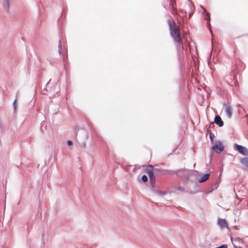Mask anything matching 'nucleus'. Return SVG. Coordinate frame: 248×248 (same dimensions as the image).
<instances>
[{"mask_svg":"<svg viewBox=\"0 0 248 248\" xmlns=\"http://www.w3.org/2000/svg\"><path fill=\"white\" fill-rule=\"evenodd\" d=\"M169 32L170 36L174 41L178 44L177 46L178 57L180 62V70L182 75V79L180 81V90L182 93L185 94V67L184 61V47L182 44V39L180 34V28L177 25L174 21L170 18L168 20Z\"/></svg>","mask_w":248,"mask_h":248,"instance_id":"1","label":"nucleus"},{"mask_svg":"<svg viewBox=\"0 0 248 248\" xmlns=\"http://www.w3.org/2000/svg\"><path fill=\"white\" fill-rule=\"evenodd\" d=\"M211 150L217 154H220L224 150V145L221 140L216 141L211 148Z\"/></svg>","mask_w":248,"mask_h":248,"instance_id":"2","label":"nucleus"},{"mask_svg":"<svg viewBox=\"0 0 248 248\" xmlns=\"http://www.w3.org/2000/svg\"><path fill=\"white\" fill-rule=\"evenodd\" d=\"M234 149L243 155L248 156V149L245 146L235 143Z\"/></svg>","mask_w":248,"mask_h":248,"instance_id":"3","label":"nucleus"},{"mask_svg":"<svg viewBox=\"0 0 248 248\" xmlns=\"http://www.w3.org/2000/svg\"><path fill=\"white\" fill-rule=\"evenodd\" d=\"M147 172L150 177V179H155L154 174L156 175H161V173L159 172V170L156 168L152 169V166H149V168L147 169Z\"/></svg>","mask_w":248,"mask_h":248,"instance_id":"4","label":"nucleus"},{"mask_svg":"<svg viewBox=\"0 0 248 248\" xmlns=\"http://www.w3.org/2000/svg\"><path fill=\"white\" fill-rule=\"evenodd\" d=\"M223 105L225 106V111L227 116L229 118H231L232 115V108L231 105L229 104L224 102Z\"/></svg>","mask_w":248,"mask_h":248,"instance_id":"5","label":"nucleus"},{"mask_svg":"<svg viewBox=\"0 0 248 248\" xmlns=\"http://www.w3.org/2000/svg\"><path fill=\"white\" fill-rule=\"evenodd\" d=\"M188 2H187V5H188L189 8V11L188 12V14L189 16V17H190L192 16L193 14L195 11V7L193 3H192L190 0H187Z\"/></svg>","mask_w":248,"mask_h":248,"instance_id":"6","label":"nucleus"},{"mask_svg":"<svg viewBox=\"0 0 248 248\" xmlns=\"http://www.w3.org/2000/svg\"><path fill=\"white\" fill-rule=\"evenodd\" d=\"M218 225L222 229L228 228V223L225 219L219 218L217 220Z\"/></svg>","mask_w":248,"mask_h":248,"instance_id":"7","label":"nucleus"},{"mask_svg":"<svg viewBox=\"0 0 248 248\" xmlns=\"http://www.w3.org/2000/svg\"><path fill=\"white\" fill-rule=\"evenodd\" d=\"M215 123L219 127H222L224 125V122L221 118L218 115H216L214 119Z\"/></svg>","mask_w":248,"mask_h":248,"instance_id":"8","label":"nucleus"},{"mask_svg":"<svg viewBox=\"0 0 248 248\" xmlns=\"http://www.w3.org/2000/svg\"><path fill=\"white\" fill-rule=\"evenodd\" d=\"M210 176V173H206L203 174L201 178L198 180V182L200 183H202L206 181L207 179H209Z\"/></svg>","mask_w":248,"mask_h":248,"instance_id":"9","label":"nucleus"},{"mask_svg":"<svg viewBox=\"0 0 248 248\" xmlns=\"http://www.w3.org/2000/svg\"><path fill=\"white\" fill-rule=\"evenodd\" d=\"M201 7L202 8V9L203 10L202 12V14L204 15V19L206 20L207 21L210 20V14L209 12H207L205 9L202 6H201Z\"/></svg>","mask_w":248,"mask_h":248,"instance_id":"10","label":"nucleus"},{"mask_svg":"<svg viewBox=\"0 0 248 248\" xmlns=\"http://www.w3.org/2000/svg\"><path fill=\"white\" fill-rule=\"evenodd\" d=\"M175 173L181 177L185 176L186 170L185 169L178 170L176 171Z\"/></svg>","mask_w":248,"mask_h":248,"instance_id":"11","label":"nucleus"},{"mask_svg":"<svg viewBox=\"0 0 248 248\" xmlns=\"http://www.w3.org/2000/svg\"><path fill=\"white\" fill-rule=\"evenodd\" d=\"M219 182V181H217L216 182V183L212 185V186H211V190H209L207 191L206 192V194H208V193L212 192L213 190L217 189Z\"/></svg>","mask_w":248,"mask_h":248,"instance_id":"12","label":"nucleus"},{"mask_svg":"<svg viewBox=\"0 0 248 248\" xmlns=\"http://www.w3.org/2000/svg\"><path fill=\"white\" fill-rule=\"evenodd\" d=\"M207 28L208 29V30H209L210 31V32L211 34V36L213 38V31L211 29V23H210V20H208V21H207ZM212 48H213V40H212Z\"/></svg>","mask_w":248,"mask_h":248,"instance_id":"13","label":"nucleus"},{"mask_svg":"<svg viewBox=\"0 0 248 248\" xmlns=\"http://www.w3.org/2000/svg\"><path fill=\"white\" fill-rule=\"evenodd\" d=\"M240 163L245 167L248 168V157L241 158L240 159Z\"/></svg>","mask_w":248,"mask_h":248,"instance_id":"14","label":"nucleus"},{"mask_svg":"<svg viewBox=\"0 0 248 248\" xmlns=\"http://www.w3.org/2000/svg\"><path fill=\"white\" fill-rule=\"evenodd\" d=\"M233 242L235 243V244H238V245H240L241 244H243L244 241L243 239L239 237H236L233 239Z\"/></svg>","mask_w":248,"mask_h":248,"instance_id":"15","label":"nucleus"},{"mask_svg":"<svg viewBox=\"0 0 248 248\" xmlns=\"http://www.w3.org/2000/svg\"><path fill=\"white\" fill-rule=\"evenodd\" d=\"M9 0H4L3 5L4 9L8 11L9 9Z\"/></svg>","mask_w":248,"mask_h":248,"instance_id":"16","label":"nucleus"},{"mask_svg":"<svg viewBox=\"0 0 248 248\" xmlns=\"http://www.w3.org/2000/svg\"><path fill=\"white\" fill-rule=\"evenodd\" d=\"M191 62H193V64L194 65L195 68L196 69L198 67L197 58L195 56L193 57V56L192 55H191Z\"/></svg>","mask_w":248,"mask_h":248,"instance_id":"17","label":"nucleus"},{"mask_svg":"<svg viewBox=\"0 0 248 248\" xmlns=\"http://www.w3.org/2000/svg\"><path fill=\"white\" fill-rule=\"evenodd\" d=\"M175 1L174 0H170V5L172 9V12H175L174 4Z\"/></svg>","mask_w":248,"mask_h":248,"instance_id":"18","label":"nucleus"},{"mask_svg":"<svg viewBox=\"0 0 248 248\" xmlns=\"http://www.w3.org/2000/svg\"><path fill=\"white\" fill-rule=\"evenodd\" d=\"M209 138L210 139L211 142L212 143H213L214 140L215 138V135L213 132H212L210 131H209Z\"/></svg>","mask_w":248,"mask_h":248,"instance_id":"19","label":"nucleus"},{"mask_svg":"<svg viewBox=\"0 0 248 248\" xmlns=\"http://www.w3.org/2000/svg\"><path fill=\"white\" fill-rule=\"evenodd\" d=\"M58 52L60 54H61L62 53V43L61 41L59 40V45H58Z\"/></svg>","mask_w":248,"mask_h":248,"instance_id":"20","label":"nucleus"},{"mask_svg":"<svg viewBox=\"0 0 248 248\" xmlns=\"http://www.w3.org/2000/svg\"><path fill=\"white\" fill-rule=\"evenodd\" d=\"M141 179L143 182H146L148 181V177L147 176L144 174L141 176Z\"/></svg>","mask_w":248,"mask_h":248,"instance_id":"21","label":"nucleus"},{"mask_svg":"<svg viewBox=\"0 0 248 248\" xmlns=\"http://www.w3.org/2000/svg\"><path fill=\"white\" fill-rule=\"evenodd\" d=\"M13 108H14V112L15 113L16 111V99H15L13 102Z\"/></svg>","mask_w":248,"mask_h":248,"instance_id":"22","label":"nucleus"},{"mask_svg":"<svg viewBox=\"0 0 248 248\" xmlns=\"http://www.w3.org/2000/svg\"><path fill=\"white\" fill-rule=\"evenodd\" d=\"M231 241L232 243V244L233 245V247L234 248H241V246L240 245H239V246H237L236 244H235L234 242H233V238H231Z\"/></svg>","mask_w":248,"mask_h":248,"instance_id":"23","label":"nucleus"},{"mask_svg":"<svg viewBox=\"0 0 248 248\" xmlns=\"http://www.w3.org/2000/svg\"><path fill=\"white\" fill-rule=\"evenodd\" d=\"M150 183H151V185L152 186V187H154L155 185V179H150Z\"/></svg>","mask_w":248,"mask_h":248,"instance_id":"24","label":"nucleus"},{"mask_svg":"<svg viewBox=\"0 0 248 248\" xmlns=\"http://www.w3.org/2000/svg\"><path fill=\"white\" fill-rule=\"evenodd\" d=\"M67 145L69 146H70L71 145H72L73 144V142L72 140H68L67 142Z\"/></svg>","mask_w":248,"mask_h":248,"instance_id":"25","label":"nucleus"},{"mask_svg":"<svg viewBox=\"0 0 248 248\" xmlns=\"http://www.w3.org/2000/svg\"><path fill=\"white\" fill-rule=\"evenodd\" d=\"M157 193L158 194H159L160 195H164L165 194V192H164V191H158L157 192Z\"/></svg>","mask_w":248,"mask_h":248,"instance_id":"26","label":"nucleus"},{"mask_svg":"<svg viewBox=\"0 0 248 248\" xmlns=\"http://www.w3.org/2000/svg\"><path fill=\"white\" fill-rule=\"evenodd\" d=\"M78 129L77 127H76L75 129V137L77 136V133H78Z\"/></svg>","mask_w":248,"mask_h":248,"instance_id":"27","label":"nucleus"},{"mask_svg":"<svg viewBox=\"0 0 248 248\" xmlns=\"http://www.w3.org/2000/svg\"><path fill=\"white\" fill-rule=\"evenodd\" d=\"M178 190L182 191L184 190V188L183 187L180 186V187H178Z\"/></svg>","mask_w":248,"mask_h":248,"instance_id":"28","label":"nucleus"},{"mask_svg":"<svg viewBox=\"0 0 248 248\" xmlns=\"http://www.w3.org/2000/svg\"><path fill=\"white\" fill-rule=\"evenodd\" d=\"M186 46H187V51L188 50V47H189V45L188 44V43L187 42V45H186ZM188 58V53H187V58ZM188 64V61L187 60V64ZM188 67V65H187V67Z\"/></svg>","mask_w":248,"mask_h":248,"instance_id":"29","label":"nucleus"},{"mask_svg":"<svg viewBox=\"0 0 248 248\" xmlns=\"http://www.w3.org/2000/svg\"><path fill=\"white\" fill-rule=\"evenodd\" d=\"M245 202H247V205L246 206V208H248V202H247V201L246 200L245 201Z\"/></svg>","mask_w":248,"mask_h":248,"instance_id":"30","label":"nucleus"},{"mask_svg":"<svg viewBox=\"0 0 248 248\" xmlns=\"http://www.w3.org/2000/svg\"><path fill=\"white\" fill-rule=\"evenodd\" d=\"M211 187H210V188H209V189H207V190L205 191V193H206V192L207 191H208V190H211Z\"/></svg>","mask_w":248,"mask_h":248,"instance_id":"31","label":"nucleus"},{"mask_svg":"<svg viewBox=\"0 0 248 248\" xmlns=\"http://www.w3.org/2000/svg\"><path fill=\"white\" fill-rule=\"evenodd\" d=\"M186 32H187V34L188 33V28H187V31H186Z\"/></svg>","mask_w":248,"mask_h":248,"instance_id":"32","label":"nucleus"},{"mask_svg":"<svg viewBox=\"0 0 248 248\" xmlns=\"http://www.w3.org/2000/svg\"><path fill=\"white\" fill-rule=\"evenodd\" d=\"M50 80H51V79H50V80H49V81L48 82H47V84H48L49 83V82L50 81Z\"/></svg>","mask_w":248,"mask_h":248,"instance_id":"33","label":"nucleus"}]
</instances>
